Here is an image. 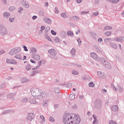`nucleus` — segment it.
Instances as JSON below:
<instances>
[{"mask_svg":"<svg viewBox=\"0 0 124 124\" xmlns=\"http://www.w3.org/2000/svg\"><path fill=\"white\" fill-rule=\"evenodd\" d=\"M73 118L69 112L64 113L63 116V123L64 124H79L81 122V119L78 115L75 114Z\"/></svg>","mask_w":124,"mask_h":124,"instance_id":"f257e3e1","label":"nucleus"},{"mask_svg":"<svg viewBox=\"0 0 124 124\" xmlns=\"http://www.w3.org/2000/svg\"><path fill=\"white\" fill-rule=\"evenodd\" d=\"M31 95L34 96L36 99H42L43 98V91L39 88H33L31 89Z\"/></svg>","mask_w":124,"mask_h":124,"instance_id":"f03ea898","label":"nucleus"},{"mask_svg":"<svg viewBox=\"0 0 124 124\" xmlns=\"http://www.w3.org/2000/svg\"><path fill=\"white\" fill-rule=\"evenodd\" d=\"M100 62L102 63L106 68H107V69H111V68H112V65H111L110 62H108V61L106 60L105 58L101 57L100 58Z\"/></svg>","mask_w":124,"mask_h":124,"instance_id":"7ed1b4c3","label":"nucleus"},{"mask_svg":"<svg viewBox=\"0 0 124 124\" xmlns=\"http://www.w3.org/2000/svg\"><path fill=\"white\" fill-rule=\"evenodd\" d=\"M48 54H49V56L51 59L52 60H57V51L55 49L51 48V49L48 51Z\"/></svg>","mask_w":124,"mask_h":124,"instance_id":"20e7f679","label":"nucleus"},{"mask_svg":"<svg viewBox=\"0 0 124 124\" xmlns=\"http://www.w3.org/2000/svg\"><path fill=\"white\" fill-rule=\"evenodd\" d=\"M8 31H7V29L3 25H0V34L1 36H5L7 35Z\"/></svg>","mask_w":124,"mask_h":124,"instance_id":"39448f33","label":"nucleus"},{"mask_svg":"<svg viewBox=\"0 0 124 124\" xmlns=\"http://www.w3.org/2000/svg\"><path fill=\"white\" fill-rule=\"evenodd\" d=\"M20 52H21V47L18 46L12 48L9 52V54L10 56H13L14 55H17Z\"/></svg>","mask_w":124,"mask_h":124,"instance_id":"423d86ee","label":"nucleus"},{"mask_svg":"<svg viewBox=\"0 0 124 124\" xmlns=\"http://www.w3.org/2000/svg\"><path fill=\"white\" fill-rule=\"evenodd\" d=\"M34 118V114L33 113H28L27 115L26 119L27 120L28 122L31 123V121H32L33 119Z\"/></svg>","mask_w":124,"mask_h":124,"instance_id":"0eeeda50","label":"nucleus"},{"mask_svg":"<svg viewBox=\"0 0 124 124\" xmlns=\"http://www.w3.org/2000/svg\"><path fill=\"white\" fill-rule=\"evenodd\" d=\"M111 88H112L113 90H114L115 92H117L118 90L119 92H123V91H124V87H122L120 85H117V88H116L114 85H111Z\"/></svg>","mask_w":124,"mask_h":124,"instance_id":"6e6552de","label":"nucleus"},{"mask_svg":"<svg viewBox=\"0 0 124 124\" xmlns=\"http://www.w3.org/2000/svg\"><path fill=\"white\" fill-rule=\"evenodd\" d=\"M28 101L31 104H38V102L36 101V100H35L33 97L31 96L29 97Z\"/></svg>","mask_w":124,"mask_h":124,"instance_id":"1a4fd4ad","label":"nucleus"},{"mask_svg":"<svg viewBox=\"0 0 124 124\" xmlns=\"http://www.w3.org/2000/svg\"><path fill=\"white\" fill-rule=\"evenodd\" d=\"M16 95V93H10L8 94V97L10 98L11 100H15V96Z\"/></svg>","mask_w":124,"mask_h":124,"instance_id":"9d476101","label":"nucleus"},{"mask_svg":"<svg viewBox=\"0 0 124 124\" xmlns=\"http://www.w3.org/2000/svg\"><path fill=\"white\" fill-rule=\"evenodd\" d=\"M109 46L111 47V48H113V49H114L115 50H117V49H118V46H117V44H116L114 42H109Z\"/></svg>","mask_w":124,"mask_h":124,"instance_id":"9b49d317","label":"nucleus"},{"mask_svg":"<svg viewBox=\"0 0 124 124\" xmlns=\"http://www.w3.org/2000/svg\"><path fill=\"white\" fill-rule=\"evenodd\" d=\"M95 107L96 108H100L102 106V104H101V101L97 100L95 103Z\"/></svg>","mask_w":124,"mask_h":124,"instance_id":"f8f14e48","label":"nucleus"},{"mask_svg":"<svg viewBox=\"0 0 124 124\" xmlns=\"http://www.w3.org/2000/svg\"><path fill=\"white\" fill-rule=\"evenodd\" d=\"M20 82L22 83H29V82H31V80L27 78H22L20 79Z\"/></svg>","mask_w":124,"mask_h":124,"instance_id":"ddd939ff","label":"nucleus"},{"mask_svg":"<svg viewBox=\"0 0 124 124\" xmlns=\"http://www.w3.org/2000/svg\"><path fill=\"white\" fill-rule=\"evenodd\" d=\"M43 20L45 23H46V24H51L52 23L51 19L47 16L44 17Z\"/></svg>","mask_w":124,"mask_h":124,"instance_id":"4468645a","label":"nucleus"},{"mask_svg":"<svg viewBox=\"0 0 124 124\" xmlns=\"http://www.w3.org/2000/svg\"><path fill=\"white\" fill-rule=\"evenodd\" d=\"M59 35H60L62 38H65V37H66V32L65 31H61L59 32Z\"/></svg>","mask_w":124,"mask_h":124,"instance_id":"2eb2a0df","label":"nucleus"},{"mask_svg":"<svg viewBox=\"0 0 124 124\" xmlns=\"http://www.w3.org/2000/svg\"><path fill=\"white\" fill-rule=\"evenodd\" d=\"M111 110L113 112H118L119 111V107L117 105L113 106L111 108Z\"/></svg>","mask_w":124,"mask_h":124,"instance_id":"dca6fc26","label":"nucleus"},{"mask_svg":"<svg viewBox=\"0 0 124 124\" xmlns=\"http://www.w3.org/2000/svg\"><path fill=\"white\" fill-rule=\"evenodd\" d=\"M97 75H98V77H99V78H103L105 76V73H104L101 71L97 72Z\"/></svg>","mask_w":124,"mask_h":124,"instance_id":"f3484780","label":"nucleus"},{"mask_svg":"<svg viewBox=\"0 0 124 124\" xmlns=\"http://www.w3.org/2000/svg\"><path fill=\"white\" fill-rule=\"evenodd\" d=\"M90 55L91 56L92 58H93V59L95 61H97V55H96V53L94 52H91Z\"/></svg>","mask_w":124,"mask_h":124,"instance_id":"a211bd4d","label":"nucleus"},{"mask_svg":"<svg viewBox=\"0 0 124 124\" xmlns=\"http://www.w3.org/2000/svg\"><path fill=\"white\" fill-rule=\"evenodd\" d=\"M22 4L23 6L25 8H29L30 7V5L29 4V3H28V2H26V1H22Z\"/></svg>","mask_w":124,"mask_h":124,"instance_id":"6ab92c4d","label":"nucleus"},{"mask_svg":"<svg viewBox=\"0 0 124 124\" xmlns=\"http://www.w3.org/2000/svg\"><path fill=\"white\" fill-rule=\"evenodd\" d=\"M39 72V71H38V70L33 71L30 72V75L31 77H33L34 76H35V75H36V74H37V73Z\"/></svg>","mask_w":124,"mask_h":124,"instance_id":"aec40b11","label":"nucleus"},{"mask_svg":"<svg viewBox=\"0 0 124 124\" xmlns=\"http://www.w3.org/2000/svg\"><path fill=\"white\" fill-rule=\"evenodd\" d=\"M31 57L32 59L36 60V61H39L40 60V56L38 55L32 54Z\"/></svg>","mask_w":124,"mask_h":124,"instance_id":"412c9836","label":"nucleus"},{"mask_svg":"<svg viewBox=\"0 0 124 124\" xmlns=\"http://www.w3.org/2000/svg\"><path fill=\"white\" fill-rule=\"evenodd\" d=\"M112 40H113V39L112 38H106L104 40V42L107 45L108 43L110 44V42H111Z\"/></svg>","mask_w":124,"mask_h":124,"instance_id":"4be33fe9","label":"nucleus"},{"mask_svg":"<svg viewBox=\"0 0 124 124\" xmlns=\"http://www.w3.org/2000/svg\"><path fill=\"white\" fill-rule=\"evenodd\" d=\"M15 58H16V59H17V60H19V61H22L23 60L22 58V55H21V54L16 55Z\"/></svg>","mask_w":124,"mask_h":124,"instance_id":"5701e85b","label":"nucleus"},{"mask_svg":"<svg viewBox=\"0 0 124 124\" xmlns=\"http://www.w3.org/2000/svg\"><path fill=\"white\" fill-rule=\"evenodd\" d=\"M124 37H118L116 38L115 40L117 41V42H121V41H123L124 40Z\"/></svg>","mask_w":124,"mask_h":124,"instance_id":"b1692460","label":"nucleus"},{"mask_svg":"<svg viewBox=\"0 0 124 124\" xmlns=\"http://www.w3.org/2000/svg\"><path fill=\"white\" fill-rule=\"evenodd\" d=\"M90 34L92 36V37L94 38V39H96V33L94 32H90Z\"/></svg>","mask_w":124,"mask_h":124,"instance_id":"393cba45","label":"nucleus"},{"mask_svg":"<svg viewBox=\"0 0 124 124\" xmlns=\"http://www.w3.org/2000/svg\"><path fill=\"white\" fill-rule=\"evenodd\" d=\"M54 91L56 93H61V89L58 87L55 88Z\"/></svg>","mask_w":124,"mask_h":124,"instance_id":"a878e982","label":"nucleus"},{"mask_svg":"<svg viewBox=\"0 0 124 124\" xmlns=\"http://www.w3.org/2000/svg\"><path fill=\"white\" fill-rule=\"evenodd\" d=\"M93 47L96 52H98V53H100V49L99 48V47H98V46L94 45Z\"/></svg>","mask_w":124,"mask_h":124,"instance_id":"bb28decb","label":"nucleus"},{"mask_svg":"<svg viewBox=\"0 0 124 124\" xmlns=\"http://www.w3.org/2000/svg\"><path fill=\"white\" fill-rule=\"evenodd\" d=\"M108 1H110L112 3L116 4L118 3L120 1V0H107Z\"/></svg>","mask_w":124,"mask_h":124,"instance_id":"cd10ccee","label":"nucleus"},{"mask_svg":"<svg viewBox=\"0 0 124 124\" xmlns=\"http://www.w3.org/2000/svg\"><path fill=\"white\" fill-rule=\"evenodd\" d=\"M31 52L33 55H35L36 54V49L34 47H31Z\"/></svg>","mask_w":124,"mask_h":124,"instance_id":"c85d7f7f","label":"nucleus"},{"mask_svg":"<svg viewBox=\"0 0 124 124\" xmlns=\"http://www.w3.org/2000/svg\"><path fill=\"white\" fill-rule=\"evenodd\" d=\"M54 41L55 43H61V42H62V40H61L59 37H56Z\"/></svg>","mask_w":124,"mask_h":124,"instance_id":"c756f323","label":"nucleus"},{"mask_svg":"<svg viewBox=\"0 0 124 124\" xmlns=\"http://www.w3.org/2000/svg\"><path fill=\"white\" fill-rule=\"evenodd\" d=\"M72 19H73V20H74L75 21H79V20H80V18L76 16H73L72 17Z\"/></svg>","mask_w":124,"mask_h":124,"instance_id":"7c9ffc66","label":"nucleus"},{"mask_svg":"<svg viewBox=\"0 0 124 124\" xmlns=\"http://www.w3.org/2000/svg\"><path fill=\"white\" fill-rule=\"evenodd\" d=\"M75 52H76V49L75 48H72L70 52L72 56H75Z\"/></svg>","mask_w":124,"mask_h":124,"instance_id":"2f4dec72","label":"nucleus"},{"mask_svg":"<svg viewBox=\"0 0 124 124\" xmlns=\"http://www.w3.org/2000/svg\"><path fill=\"white\" fill-rule=\"evenodd\" d=\"M3 16L4 17H5V18H8L10 16V14L8 13H3Z\"/></svg>","mask_w":124,"mask_h":124,"instance_id":"473e14b6","label":"nucleus"},{"mask_svg":"<svg viewBox=\"0 0 124 124\" xmlns=\"http://www.w3.org/2000/svg\"><path fill=\"white\" fill-rule=\"evenodd\" d=\"M45 36L46 38L47 39V40H48L49 41H51V38H50V36H49V35H48V33H45Z\"/></svg>","mask_w":124,"mask_h":124,"instance_id":"72a5a7b5","label":"nucleus"},{"mask_svg":"<svg viewBox=\"0 0 124 124\" xmlns=\"http://www.w3.org/2000/svg\"><path fill=\"white\" fill-rule=\"evenodd\" d=\"M40 119L42 120L41 123H45V117L43 115H40Z\"/></svg>","mask_w":124,"mask_h":124,"instance_id":"f704fd0d","label":"nucleus"},{"mask_svg":"<svg viewBox=\"0 0 124 124\" xmlns=\"http://www.w3.org/2000/svg\"><path fill=\"white\" fill-rule=\"evenodd\" d=\"M69 98L70 99H74V98H75V95H74V94H70L69 95Z\"/></svg>","mask_w":124,"mask_h":124,"instance_id":"c9c22d12","label":"nucleus"},{"mask_svg":"<svg viewBox=\"0 0 124 124\" xmlns=\"http://www.w3.org/2000/svg\"><path fill=\"white\" fill-rule=\"evenodd\" d=\"M28 98L27 97H24L22 99L21 101L22 102H23V103H25L26 102H27V101H28Z\"/></svg>","mask_w":124,"mask_h":124,"instance_id":"e433bc0d","label":"nucleus"},{"mask_svg":"<svg viewBox=\"0 0 124 124\" xmlns=\"http://www.w3.org/2000/svg\"><path fill=\"white\" fill-rule=\"evenodd\" d=\"M107 30H112V27L106 26L104 29V31H107Z\"/></svg>","mask_w":124,"mask_h":124,"instance_id":"4c0bfd02","label":"nucleus"},{"mask_svg":"<svg viewBox=\"0 0 124 124\" xmlns=\"http://www.w3.org/2000/svg\"><path fill=\"white\" fill-rule=\"evenodd\" d=\"M10 112V110H6L3 111L1 114L2 115H6V114H7V113H9Z\"/></svg>","mask_w":124,"mask_h":124,"instance_id":"58836bf2","label":"nucleus"},{"mask_svg":"<svg viewBox=\"0 0 124 124\" xmlns=\"http://www.w3.org/2000/svg\"><path fill=\"white\" fill-rule=\"evenodd\" d=\"M111 33H112V32L111 31H107L105 32V35H107V36H109V35H111Z\"/></svg>","mask_w":124,"mask_h":124,"instance_id":"ea45409f","label":"nucleus"},{"mask_svg":"<svg viewBox=\"0 0 124 124\" xmlns=\"http://www.w3.org/2000/svg\"><path fill=\"white\" fill-rule=\"evenodd\" d=\"M61 16L62 17V18H64L65 19V18L67 17V16H66V14L65 13H62L61 14Z\"/></svg>","mask_w":124,"mask_h":124,"instance_id":"a19ab883","label":"nucleus"},{"mask_svg":"<svg viewBox=\"0 0 124 124\" xmlns=\"http://www.w3.org/2000/svg\"><path fill=\"white\" fill-rule=\"evenodd\" d=\"M25 68L26 70H30L31 68V66L30 64H28L25 67Z\"/></svg>","mask_w":124,"mask_h":124,"instance_id":"79ce46f5","label":"nucleus"},{"mask_svg":"<svg viewBox=\"0 0 124 124\" xmlns=\"http://www.w3.org/2000/svg\"><path fill=\"white\" fill-rule=\"evenodd\" d=\"M72 74L74 75H78L79 74V73L78 72V71H76L75 70H74L72 71Z\"/></svg>","mask_w":124,"mask_h":124,"instance_id":"37998d69","label":"nucleus"},{"mask_svg":"<svg viewBox=\"0 0 124 124\" xmlns=\"http://www.w3.org/2000/svg\"><path fill=\"white\" fill-rule=\"evenodd\" d=\"M39 14L41 16H43L44 15V11H43V10H40L39 11Z\"/></svg>","mask_w":124,"mask_h":124,"instance_id":"c03bdc74","label":"nucleus"},{"mask_svg":"<svg viewBox=\"0 0 124 124\" xmlns=\"http://www.w3.org/2000/svg\"><path fill=\"white\" fill-rule=\"evenodd\" d=\"M89 87H90L91 88H93V87H94V84H93V82H90L89 84Z\"/></svg>","mask_w":124,"mask_h":124,"instance_id":"a18cd8bd","label":"nucleus"},{"mask_svg":"<svg viewBox=\"0 0 124 124\" xmlns=\"http://www.w3.org/2000/svg\"><path fill=\"white\" fill-rule=\"evenodd\" d=\"M15 9H16V8H15V7H14V6L10 7L9 8V10L10 11H13V10H15Z\"/></svg>","mask_w":124,"mask_h":124,"instance_id":"49530a36","label":"nucleus"},{"mask_svg":"<svg viewBox=\"0 0 124 124\" xmlns=\"http://www.w3.org/2000/svg\"><path fill=\"white\" fill-rule=\"evenodd\" d=\"M66 87H67V88H69V89H70V88L72 87V84H71V83L69 82L67 84Z\"/></svg>","mask_w":124,"mask_h":124,"instance_id":"de8ad7c7","label":"nucleus"},{"mask_svg":"<svg viewBox=\"0 0 124 124\" xmlns=\"http://www.w3.org/2000/svg\"><path fill=\"white\" fill-rule=\"evenodd\" d=\"M11 63L12 64H17V62L15 61V60L13 59H11Z\"/></svg>","mask_w":124,"mask_h":124,"instance_id":"09e8293b","label":"nucleus"},{"mask_svg":"<svg viewBox=\"0 0 124 124\" xmlns=\"http://www.w3.org/2000/svg\"><path fill=\"white\" fill-rule=\"evenodd\" d=\"M22 47H23L24 50V51H25V52H28V51H29V49H28L27 46H26L25 45H22Z\"/></svg>","mask_w":124,"mask_h":124,"instance_id":"8fccbe9b","label":"nucleus"},{"mask_svg":"<svg viewBox=\"0 0 124 124\" xmlns=\"http://www.w3.org/2000/svg\"><path fill=\"white\" fill-rule=\"evenodd\" d=\"M49 31H50V27H46V30H45V33H47V32H48Z\"/></svg>","mask_w":124,"mask_h":124,"instance_id":"3c124183","label":"nucleus"},{"mask_svg":"<svg viewBox=\"0 0 124 124\" xmlns=\"http://www.w3.org/2000/svg\"><path fill=\"white\" fill-rule=\"evenodd\" d=\"M67 35H71V36H72V35H73V32L71 31H69L67 32Z\"/></svg>","mask_w":124,"mask_h":124,"instance_id":"603ef678","label":"nucleus"},{"mask_svg":"<svg viewBox=\"0 0 124 124\" xmlns=\"http://www.w3.org/2000/svg\"><path fill=\"white\" fill-rule=\"evenodd\" d=\"M109 124H117V123H116V122H115L113 120H110L109 121Z\"/></svg>","mask_w":124,"mask_h":124,"instance_id":"864d4df0","label":"nucleus"},{"mask_svg":"<svg viewBox=\"0 0 124 124\" xmlns=\"http://www.w3.org/2000/svg\"><path fill=\"white\" fill-rule=\"evenodd\" d=\"M51 33L53 35H57V32L54 31V30H51Z\"/></svg>","mask_w":124,"mask_h":124,"instance_id":"5fc2aeb1","label":"nucleus"},{"mask_svg":"<svg viewBox=\"0 0 124 124\" xmlns=\"http://www.w3.org/2000/svg\"><path fill=\"white\" fill-rule=\"evenodd\" d=\"M100 0H94V3L95 4H99V2Z\"/></svg>","mask_w":124,"mask_h":124,"instance_id":"6e6d98bb","label":"nucleus"},{"mask_svg":"<svg viewBox=\"0 0 124 124\" xmlns=\"http://www.w3.org/2000/svg\"><path fill=\"white\" fill-rule=\"evenodd\" d=\"M72 109H77V105L74 104L72 106Z\"/></svg>","mask_w":124,"mask_h":124,"instance_id":"4d7b16f0","label":"nucleus"},{"mask_svg":"<svg viewBox=\"0 0 124 124\" xmlns=\"http://www.w3.org/2000/svg\"><path fill=\"white\" fill-rule=\"evenodd\" d=\"M77 41H78V46H80V45H81V39H78V40H77Z\"/></svg>","mask_w":124,"mask_h":124,"instance_id":"13d9d810","label":"nucleus"},{"mask_svg":"<svg viewBox=\"0 0 124 124\" xmlns=\"http://www.w3.org/2000/svg\"><path fill=\"white\" fill-rule=\"evenodd\" d=\"M49 121H50V122H55V119H54V118H53V117H50V118H49Z\"/></svg>","mask_w":124,"mask_h":124,"instance_id":"bf43d9fd","label":"nucleus"},{"mask_svg":"<svg viewBox=\"0 0 124 124\" xmlns=\"http://www.w3.org/2000/svg\"><path fill=\"white\" fill-rule=\"evenodd\" d=\"M89 11H82V12H81V14L83 15H84V14H87L88 13H89Z\"/></svg>","mask_w":124,"mask_h":124,"instance_id":"052dcab7","label":"nucleus"},{"mask_svg":"<svg viewBox=\"0 0 124 124\" xmlns=\"http://www.w3.org/2000/svg\"><path fill=\"white\" fill-rule=\"evenodd\" d=\"M14 20H15V18H14V17L9 18V21L11 22L14 21Z\"/></svg>","mask_w":124,"mask_h":124,"instance_id":"680f3d73","label":"nucleus"},{"mask_svg":"<svg viewBox=\"0 0 124 124\" xmlns=\"http://www.w3.org/2000/svg\"><path fill=\"white\" fill-rule=\"evenodd\" d=\"M58 9V7H56L55 8V13H56L57 14L59 13V10Z\"/></svg>","mask_w":124,"mask_h":124,"instance_id":"e2e57ef3","label":"nucleus"},{"mask_svg":"<svg viewBox=\"0 0 124 124\" xmlns=\"http://www.w3.org/2000/svg\"><path fill=\"white\" fill-rule=\"evenodd\" d=\"M5 53V51L2 50L0 51V55H2V54Z\"/></svg>","mask_w":124,"mask_h":124,"instance_id":"0e129e2a","label":"nucleus"},{"mask_svg":"<svg viewBox=\"0 0 124 124\" xmlns=\"http://www.w3.org/2000/svg\"><path fill=\"white\" fill-rule=\"evenodd\" d=\"M32 20H36V19H37V16H33L32 17Z\"/></svg>","mask_w":124,"mask_h":124,"instance_id":"69168bd1","label":"nucleus"},{"mask_svg":"<svg viewBox=\"0 0 124 124\" xmlns=\"http://www.w3.org/2000/svg\"><path fill=\"white\" fill-rule=\"evenodd\" d=\"M4 4H7V1L6 0H1Z\"/></svg>","mask_w":124,"mask_h":124,"instance_id":"338daca9","label":"nucleus"},{"mask_svg":"<svg viewBox=\"0 0 124 124\" xmlns=\"http://www.w3.org/2000/svg\"><path fill=\"white\" fill-rule=\"evenodd\" d=\"M6 62L7 63H11V60L7 59Z\"/></svg>","mask_w":124,"mask_h":124,"instance_id":"774afa93","label":"nucleus"}]
</instances>
